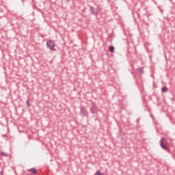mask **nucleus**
Segmentation results:
<instances>
[{"instance_id": "obj_1", "label": "nucleus", "mask_w": 175, "mask_h": 175, "mask_svg": "<svg viewBox=\"0 0 175 175\" xmlns=\"http://www.w3.org/2000/svg\"><path fill=\"white\" fill-rule=\"evenodd\" d=\"M46 46L48 49H50V50L54 51V47H55V42L53 40H49L46 42Z\"/></svg>"}, {"instance_id": "obj_2", "label": "nucleus", "mask_w": 175, "mask_h": 175, "mask_svg": "<svg viewBox=\"0 0 175 175\" xmlns=\"http://www.w3.org/2000/svg\"><path fill=\"white\" fill-rule=\"evenodd\" d=\"M165 139L164 138H161L160 141V146L163 150H165V151H167V152H169V149L167 147H166V146H165Z\"/></svg>"}, {"instance_id": "obj_3", "label": "nucleus", "mask_w": 175, "mask_h": 175, "mask_svg": "<svg viewBox=\"0 0 175 175\" xmlns=\"http://www.w3.org/2000/svg\"><path fill=\"white\" fill-rule=\"evenodd\" d=\"M90 111L92 114H96V113H98V107H96V105L95 103H93L92 104Z\"/></svg>"}, {"instance_id": "obj_4", "label": "nucleus", "mask_w": 175, "mask_h": 175, "mask_svg": "<svg viewBox=\"0 0 175 175\" xmlns=\"http://www.w3.org/2000/svg\"><path fill=\"white\" fill-rule=\"evenodd\" d=\"M89 8L91 14H93L94 16H98V8H95L91 5H90Z\"/></svg>"}, {"instance_id": "obj_5", "label": "nucleus", "mask_w": 175, "mask_h": 175, "mask_svg": "<svg viewBox=\"0 0 175 175\" xmlns=\"http://www.w3.org/2000/svg\"><path fill=\"white\" fill-rule=\"evenodd\" d=\"M79 115L82 117H87L88 116V111H87V109L81 107V111L79 112Z\"/></svg>"}, {"instance_id": "obj_6", "label": "nucleus", "mask_w": 175, "mask_h": 175, "mask_svg": "<svg viewBox=\"0 0 175 175\" xmlns=\"http://www.w3.org/2000/svg\"><path fill=\"white\" fill-rule=\"evenodd\" d=\"M28 172H31V173H32L33 174H36V173H38V171L36 170V169H35V167L29 169Z\"/></svg>"}, {"instance_id": "obj_7", "label": "nucleus", "mask_w": 175, "mask_h": 175, "mask_svg": "<svg viewBox=\"0 0 175 175\" xmlns=\"http://www.w3.org/2000/svg\"><path fill=\"white\" fill-rule=\"evenodd\" d=\"M138 72L140 73V75H143V73H144V68L143 67L139 68Z\"/></svg>"}, {"instance_id": "obj_8", "label": "nucleus", "mask_w": 175, "mask_h": 175, "mask_svg": "<svg viewBox=\"0 0 175 175\" xmlns=\"http://www.w3.org/2000/svg\"><path fill=\"white\" fill-rule=\"evenodd\" d=\"M109 51L111 53H113V52H114V46H109Z\"/></svg>"}, {"instance_id": "obj_9", "label": "nucleus", "mask_w": 175, "mask_h": 175, "mask_svg": "<svg viewBox=\"0 0 175 175\" xmlns=\"http://www.w3.org/2000/svg\"><path fill=\"white\" fill-rule=\"evenodd\" d=\"M161 91L162 92H166V91H167V88L166 86L163 87Z\"/></svg>"}, {"instance_id": "obj_10", "label": "nucleus", "mask_w": 175, "mask_h": 175, "mask_svg": "<svg viewBox=\"0 0 175 175\" xmlns=\"http://www.w3.org/2000/svg\"><path fill=\"white\" fill-rule=\"evenodd\" d=\"M39 36H40V38H46V35H44V34H43V33H39Z\"/></svg>"}, {"instance_id": "obj_11", "label": "nucleus", "mask_w": 175, "mask_h": 175, "mask_svg": "<svg viewBox=\"0 0 175 175\" xmlns=\"http://www.w3.org/2000/svg\"><path fill=\"white\" fill-rule=\"evenodd\" d=\"M96 175H103V174L100 173V171H97L96 173Z\"/></svg>"}, {"instance_id": "obj_12", "label": "nucleus", "mask_w": 175, "mask_h": 175, "mask_svg": "<svg viewBox=\"0 0 175 175\" xmlns=\"http://www.w3.org/2000/svg\"><path fill=\"white\" fill-rule=\"evenodd\" d=\"M26 103H27V107H29V100H27V101H26Z\"/></svg>"}, {"instance_id": "obj_13", "label": "nucleus", "mask_w": 175, "mask_h": 175, "mask_svg": "<svg viewBox=\"0 0 175 175\" xmlns=\"http://www.w3.org/2000/svg\"><path fill=\"white\" fill-rule=\"evenodd\" d=\"M1 155H3V157H6V153H4L3 152H2Z\"/></svg>"}, {"instance_id": "obj_14", "label": "nucleus", "mask_w": 175, "mask_h": 175, "mask_svg": "<svg viewBox=\"0 0 175 175\" xmlns=\"http://www.w3.org/2000/svg\"><path fill=\"white\" fill-rule=\"evenodd\" d=\"M139 121H140V119H137V124H139Z\"/></svg>"}, {"instance_id": "obj_15", "label": "nucleus", "mask_w": 175, "mask_h": 175, "mask_svg": "<svg viewBox=\"0 0 175 175\" xmlns=\"http://www.w3.org/2000/svg\"><path fill=\"white\" fill-rule=\"evenodd\" d=\"M3 137H6V135H3Z\"/></svg>"}]
</instances>
